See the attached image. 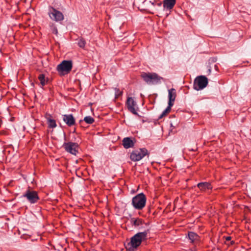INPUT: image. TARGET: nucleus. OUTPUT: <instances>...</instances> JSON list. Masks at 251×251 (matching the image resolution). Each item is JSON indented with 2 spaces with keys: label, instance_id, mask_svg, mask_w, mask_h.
Segmentation results:
<instances>
[{
  "label": "nucleus",
  "instance_id": "nucleus-1",
  "mask_svg": "<svg viewBox=\"0 0 251 251\" xmlns=\"http://www.w3.org/2000/svg\"><path fill=\"white\" fill-rule=\"evenodd\" d=\"M148 230L143 232H138L131 238L130 242L126 247L129 251H132L137 248L141 243L142 241L147 238Z\"/></svg>",
  "mask_w": 251,
  "mask_h": 251
},
{
  "label": "nucleus",
  "instance_id": "nucleus-2",
  "mask_svg": "<svg viewBox=\"0 0 251 251\" xmlns=\"http://www.w3.org/2000/svg\"><path fill=\"white\" fill-rule=\"evenodd\" d=\"M142 77L149 85H155L161 83L163 78L156 73H143Z\"/></svg>",
  "mask_w": 251,
  "mask_h": 251
},
{
  "label": "nucleus",
  "instance_id": "nucleus-3",
  "mask_svg": "<svg viewBox=\"0 0 251 251\" xmlns=\"http://www.w3.org/2000/svg\"><path fill=\"white\" fill-rule=\"evenodd\" d=\"M146 198L143 193H140L134 197L132 200V204L136 209H142L146 204Z\"/></svg>",
  "mask_w": 251,
  "mask_h": 251
},
{
  "label": "nucleus",
  "instance_id": "nucleus-4",
  "mask_svg": "<svg viewBox=\"0 0 251 251\" xmlns=\"http://www.w3.org/2000/svg\"><path fill=\"white\" fill-rule=\"evenodd\" d=\"M208 84V79L204 75H201L196 78L194 82L193 87L196 90H202L206 87Z\"/></svg>",
  "mask_w": 251,
  "mask_h": 251
},
{
  "label": "nucleus",
  "instance_id": "nucleus-5",
  "mask_svg": "<svg viewBox=\"0 0 251 251\" xmlns=\"http://www.w3.org/2000/svg\"><path fill=\"white\" fill-rule=\"evenodd\" d=\"M73 66L71 61L64 60L58 65L57 70L60 75H64L69 73Z\"/></svg>",
  "mask_w": 251,
  "mask_h": 251
},
{
  "label": "nucleus",
  "instance_id": "nucleus-6",
  "mask_svg": "<svg viewBox=\"0 0 251 251\" xmlns=\"http://www.w3.org/2000/svg\"><path fill=\"white\" fill-rule=\"evenodd\" d=\"M147 153L148 151L145 148L140 149L132 152L130 159L133 161H138L142 159Z\"/></svg>",
  "mask_w": 251,
  "mask_h": 251
},
{
  "label": "nucleus",
  "instance_id": "nucleus-7",
  "mask_svg": "<svg viewBox=\"0 0 251 251\" xmlns=\"http://www.w3.org/2000/svg\"><path fill=\"white\" fill-rule=\"evenodd\" d=\"M63 147L65 151L73 155H76L78 152V146L77 143L69 142L64 143L63 144Z\"/></svg>",
  "mask_w": 251,
  "mask_h": 251
},
{
  "label": "nucleus",
  "instance_id": "nucleus-8",
  "mask_svg": "<svg viewBox=\"0 0 251 251\" xmlns=\"http://www.w3.org/2000/svg\"><path fill=\"white\" fill-rule=\"evenodd\" d=\"M49 15L51 19L56 22L62 21L64 19L63 14L53 7L50 9Z\"/></svg>",
  "mask_w": 251,
  "mask_h": 251
},
{
  "label": "nucleus",
  "instance_id": "nucleus-9",
  "mask_svg": "<svg viewBox=\"0 0 251 251\" xmlns=\"http://www.w3.org/2000/svg\"><path fill=\"white\" fill-rule=\"evenodd\" d=\"M23 197L26 198L27 200L31 203H34L39 200L37 193L34 191L28 190L23 195Z\"/></svg>",
  "mask_w": 251,
  "mask_h": 251
},
{
  "label": "nucleus",
  "instance_id": "nucleus-10",
  "mask_svg": "<svg viewBox=\"0 0 251 251\" xmlns=\"http://www.w3.org/2000/svg\"><path fill=\"white\" fill-rule=\"evenodd\" d=\"M127 105L128 110L135 115H137L136 110V103L132 98H129L127 100Z\"/></svg>",
  "mask_w": 251,
  "mask_h": 251
},
{
  "label": "nucleus",
  "instance_id": "nucleus-11",
  "mask_svg": "<svg viewBox=\"0 0 251 251\" xmlns=\"http://www.w3.org/2000/svg\"><path fill=\"white\" fill-rule=\"evenodd\" d=\"M63 120L68 126H71L75 125V120L72 114L64 115Z\"/></svg>",
  "mask_w": 251,
  "mask_h": 251
},
{
  "label": "nucleus",
  "instance_id": "nucleus-12",
  "mask_svg": "<svg viewBox=\"0 0 251 251\" xmlns=\"http://www.w3.org/2000/svg\"><path fill=\"white\" fill-rule=\"evenodd\" d=\"M176 97V90L174 88H171L168 90V98L169 102L168 104H171V105H173L174 101L175 100Z\"/></svg>",
  "mask_w": 251,
  "mask_h": 251
},
{
  "label": "nucleus",
  "instance_id": "nucleus-13",
  "mask_svg": "<svg viewBox=\"0 0 251 251\" xmlns=\"http://www.w3.org/2000/svg\"><path fill=\"white\" fill-rule=\"evenodd\" d=\"M134 143L131 138L126 137L123 140V145L125 149H128L134 146Z\"/></svg>",
  "mask_w": 251,
  "mask_h": 251
},
{
  "label": "nucleus",
  "instance_id": "nucleus-14",
  "mask_svg": "<svg viewBox=\"0 0 251 251\" xmlns=\"http://www.w3.org/2000/svg\"><path fill=\"white\" fill-rule=\"evenodd\" d=\"M176 3V0H164L163 7L164 9L171 10L174 6Z\"/></svg>",
  "mask_w": 251,
  "mask_h": 251
},
{
  "label": "nucleus",
  "instance_id": "nucleus-15",
  "mask_svg": "<svg viewBox=\"0 0 251 251\" xmlns=\"http://www.w3.org/2000/svg\"><path fill=\"white\" fill-rule=\"evenodd\" d=\"M197 186L201 191H206L212 189L211 184L207 182L199 183L197 184Z\"/></svg>",
  "mask_w": 251,
  "mask_h": 251
},
{
  "label": "nucleus",
  "instance_id": "nucleus-16",
  "mask_svg": "<svg viewBox=\"0 0 251 251\" xmlns=\"http://www.w3.org/2000/svg\"><path fill=\"white\" fill-rule=\"evenodd\" d=\"M188 238L190 240L191 242L193 243L195 241L198 240L199 236L195 232H189L188 233Z\"/></svg>",
  "mask_w": 251,
  "mask_h": 251
},
{
  "label": "nucleus",
  "instance_id": "nucleus-17",
  "mask_svg": "<svg viewBox=\"0 0 251 251\" xmlns=\"http://www.w3.org/2000/svg\"><path fill=\"white\" fill-rule=\"evenodd\" d=\"M41 86H44L48 82V79L45 78L44 74H40L38 76Z\"/></svg>",
  "mask_w": 251,
  "mask_h": 251
},
{
  "label": "nucleus",
  "instance_id": "nucleus-18",
  "mask_svg": "<svg viewBox=\"0 0 251 251\" xmlns=\"http://www.w3.org/2000/svg\"><path fill=\"white\" fill-rule=\"evenodd\" d=\"M48 124L50 128H54L56 126L55 121L51 118H47Z\"/></svg>",
  "mask_w": 251,
  "mask_h": 251
},
{
  "label": "nucleus",
  "instance_id": "nucleus-19",
  "mask_svg": "<svg viewBox=\"0 0 251 251\" xmlns=\"http://www.w3.org/2000/svg\"><path fill=\"white\" fill-rule=\"evenodd\" d=\"M172 106V105H171V104H168L167 107L163 111L162 114L159 116V119H161L164 116H165L168 112H169L171 110Z\"/></svg>",
  "mask_w": 251,
  "mask_h": 251
},
{
  "label": "nucleus",
  "instance_id": "nucleus-20",
  "mask_svg": "<svg viewBox=\"0 0 251 251\" xmlns=\"http://www.w3.org/2000/svg\"><path fill=\"white\" fill-rule=\"evenodd\" d=\"M132 220L133 221V225L135 226L138 227L139 228H141L140 226H141L143 223V222L141 219H137L135 220L132 219Z\"/></svg>",
  "mask_w": 251,
  "mask_h": 251
},
{
  "label": "nucleus",
  "instance_id": "nucleus-21",
  "mask_svg": "<svg viewBox=\"0 0 251 251\" xmlns=\"http://www.w3.org/2000/svg\"><path fill=\"white\" fill-rule=\"evenodd\" d=\"M84 121L87 124H91L94 122V119L91 116H86L84 118Z\"/></svg>",
  "mask_w": 251,
  "mask_h": 251
},
{
  "label": "nucleus",
  "instance_id": "nucleus-22",
  "mask_svg": "<svg viewBox=\"0 0 251 251\" xmlns=\"http://www.w3.org/2000/svg\"><path fill=\"white\" fill-rule=\"evenodd\" d=\"M85 41L83 39H80L78 42V45L80 48H84L85 45Z\"/></svg>",
  "mask_w": 251,
  "mask_h": 251
},
{
  "label": "nucleus",
  "instance_id": "nucleus-23",
  "mask_svg": "<svg viewBox=\"0 0 251 251\" xmlns=\"http://www.w3.org/2000/svg\"><path fill=\"white\" fill-rule=\"evenodd\" d=\"M122 94V92L119 89L117 88H115V98H118L120 96H121Z\"/></svg>",
  "mask_w": 251,
  "mask_h": 251
},
{
  "label": "nucleus",
  "instance_id": "nucleus-24",
  "mask_svg": "<svg viewBox=\"0 0 251 251\" xmlns=\"http://www.w3.org/2000/svg\"><path fill=\"white\" fill-rule=\"evenodd\" d=\"M52 32L55 34H57L58 31L57 28L55 26H53L52 27Z\"/></svg>",
  "mask_w": 251,
  "mask_h": 251
},
{
  "label": "nucleus",
  "instance_id": "nucleus-25",
  "mask_svg": "<svg viewBox=\"0 0 251 251\" xmlns=\"http://www.w3.org/2000/svg\"><path fill=\"white\" fill-rule=\"evenodd\" d=\"M231 237H230V236H227V237H226V241H229V240H231Z\"/></svg>",
  "mask_w": 251,
  "mask_h": 251
},
{
  "label": "nucleus",
  "instance_id": "nucleus-26",
  "mask_svg": "<svg viewBox=\"0 0 251 251\" xmlns=\"http://www.w3.org/2000/svg\"><path fill=\"white\" fill-rule=\"evenodd\" d=\"M208 74H210L211 73V68L208 69Z\"/></svg>",
  "mask_w": 251,
  "mask_h": 251
},
{
  "label": "nucleus",
  "instance_id": "nucleus-27",
  "mask_svg": "<svg viewBox=\"0 0 251 251\" xmlns=\"http://www.w3.org/2000/svg\"><path fill=\"white\" fill-rule=\"evenodd\" d=\"M158 5L159 6H160L161 5V3H158Z\"/></svg>",
  "mask_w": 251,
  "mask_h": 251
},
{
  "label": "nucleus",
  "instance_id": "nucleus-28",
  "mask_svg": "<svg viewBox=\"0 0 251 251\" xmlns=\"http://www.w3.org/2000/svg\"><path fill=\"white\" fill-rule=\"evenodd\" d=\"M234 241H231V244H234Z\"/></svg>",
  "mask_w": 251,
  "mask_h": 251
},
{
  "label": "nucleus",
  "instance_id": "nucleus-29",
  "mask_svg": "<svg viewBox=\"0 0 251 251\" xmlns=\"http://www.w3.org/2000/svg\"><path fill=\"white\" fill-rule=\"evenodd\" d=\"M151 4L152 5H154V3L153 2H151Z\"/></svg>",
  "mask_w": 251,
  "mask_h": 251
},
{
  "label": "nucleus",
  "instance_id": "nucleus-30",
  "mask_svg": "<svg viewBox=\"0 0 251 251\" xmlns=\"http://www.w3.org/2000/svg\"><path fill=\"white\" fill-rule=\"evenodd\" d=\"M171 126H173L172 124H171Z\"/></svg>",
  "mask_w": 251,
  "mask_h": 251
}]
</instances>
